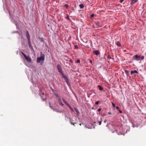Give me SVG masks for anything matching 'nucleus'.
<instances>
[{
    "label": "nucleus",
    "instance_id": "29",
    "mask_svg": "<svg viewBox=\"0 0 146 146\" xmlns=\"http://www.w3.org/2000/svg\"><path fill=\"white\" fill-rule=\"evenodd\" d=\"M60 105L62 106H63L64 105V104L62 103V102H61L60 103Z\"/></svg>",
    "mask_w": 146,
    "mask_h": 146
},
{
    "label": "nucleus",
    "instance_id": "27",
    "mask_svg": "<svg viewBox=\"0 0 146 146\" xmlns=\"http://www.w3.org/2000/svg\"><path fill=\"white\" fill-rule=\"evenodd\" d=\"M99 103V101H98L96 102H95V104H96V105H98V104Z\"/></svg>",
    "mask_w": 146,
    "mask_h": 146
},
{
    "label": "nucleus",
    "instance_id": "21",
    "mask_svg": "<svg viewBox=\"0 0 146 146\" xmlns=\"http://www.w3.org/2000/svg\"><path fill=\"white\" fill-rule=\"evenodd\" d=\"M55 96H56L58 98H59V97H60L59 96H58V94H55Z\"/></svg>",
    "mask_w": 146,
    "mask_h": 146
},
{
    "label": "nucleus",
    "instance_id": "28",
    "mask_svg": "<svg viewBox=\"0 0 146 146\" xmlns=\"http://www.w3.org/2000/svg\"><path fill=\"white\" fill-rule=\"evenodd\" d=\"M98 123L99 125H101L102 122L101 121H99Z\"/></svg>",
    "mask_w": 146,
    "mask_h": 146
},
{
    "label": "nucleus",
    "instance_id": "33",
    "mask_svg": "<svg viewBox=\"0 0 146 146\" xmlns=\"http://www.w3.org/2000/svg\"><path fill=\"white\" fill-rule=\"evenodd\" d=\"M116 109H117V110H118V109H119V107L118 106H116Z\"/></svg>",
    "mask_w": 146,
    "mask_h": 146
},
{
    "label": "nucleus",
    "instance_id": "18",
    "mask_svg": "<svg viewBox=\"0 0 146 146\" xmlns=\"http://www.w3.org/2000/svg\"><path fill=\"white\" fill-rule=\"evenodd\" d=\"M58 100L59 103L62 102L61 100L60 97H59V98H58Z\"/></svg>",
    "mask_w": 146,
    "mask_h": 146
},
{
    "label": "nucleus",
    "instance_id": "35",
    "mask_svg": "<svg viewBox=\"0 0 146 146\" xmlns=\"http://www.w3.org/2000/svg\"><path fill=\"white\" fill-rule=\"evenodd\" d=\"M119 112H120V113H122V111L121 110H119Z\"/></svg>",
    "mask_w": 146,
    "mask_h": 146
},
{
    "label": "nucleus",
    "instance_id": "25",
    "mask_svg": "<svg viewBox=\"0 0 146 146\" xmlns=\"http://www.w3.org/2000/svg\"><path fill=\"white\" fill-rule=\"evenodd\" d=\"M112 104L113 106L114 107H115V104L113 102L112 103Z\"/></svg>",
    "mask_w": 146,
    "mask_h": 146
},
{
    "label": "nucleus",
    "instance_id": "43",
    "mask_svg": "<svg viewBox=\"0 0 146 146\" xmlns=\"http://www.w3.org/2000/svg\"><path fill=\"white\" fill-rule=\"evenodd\" d=\"M94 109V107H93V108H92V109Z\"/></svg>",
    "mask_w": 146,
    "mask_h": 146
},
{
    "label": "nucleus",
    "instance_id": "4",
    "mask_svg": "<svg viewBox=\"0 0 146 146\" xmlns=\"http://www.w3.org/2000/svg\"><path fill=\"white\" fill-rule=\"evenodd\" d=\"M57 69L59 72L61 74H62L63 73L62 69L61 66L60 64L57 65Z\"/></svg>",
    "mask_w": 146,
    "mask_h": 146
},
{
    "label": "nucleus",
    "instance_id": "22",
    "mask_svg": "<svg viewBox=\"0 0 146 146\" xmlns=\"http://www.w3.org/2000/svg\"><path fill=\"white\" fill-rule=\"evenodd\" d=\"M108 58L109 59H111V58L110 55H108Z\"/></svg>",
    "mask_w": 146,
    "mask_h": 146
},
{
    "label": "nucleus",
    "instance_id": "17",
    "mask_svg": "<svg viewBox=\"0 0 146 146\" xmlns=\"http://www.w3.org/2000/svg\"><path fill=\"white\" fill-rule=\"evenodd\" d=\"M140 59L141 60H142L144 59V56H141L140 57Z\"/></svg>",
    "mask_w": 146,
    "mask_h": 146
},
{
    "label": "nucleus",
    "instance_id": "11",
    "mask_svg": "<svg viewBox=\"0 0 146 146\" xmlns=\"http://www.w3.org/2000/svg\"><path fill=\"white\" fill-rule=\"evenodd\" d=\"M115 44L118 47H120L121 45L119 41H117L115 42Z\"/></svg>",
    "mask_w": 146,
    "mask_h": 146
},
{
    "label": "nucleus",
    "instance_id": "20",
    "mask_svg": "<svg viewBox=\"0 0 146 146\" xmlns=\"http://www.w3.org/2000/svg\"><path fill=\"white\" fill-rule=\"evenodd\" d=\"M65 6L66 8H67L68 7V5H67V4H65Z\"/></svg>",
    "mask_w": 146,
    "mask_h": 146
},
{
    "label": "nucleus",
    "instance_id": "30",
    "mask_svg": "<svg viewBox=\"0 0 146 146\" xmlns=\"http://www.w3.org/2000/svg\"><path fill=\"white\" fill-rule=\"evenodd\" d=\"M74 47L76 48H78V46L76 45H75L74 46Z\"/></svg>",
    "mask_w": 146,
    "mask_h": 146
},
{
    "label": "nucleus",
    "instance_id": "19",
    "mask_svg": "<svg viewBox=\"0 0 146 146\" xmlns=\"http://www.w3.org/2000/svg\"><path fill=\"white\" fill-rule=\"evenodd\" d=\"M65 81H66V83H67V84H68V85H69V81H68V79H67L65 80Z\"/></svg>",
    "mask_w": 146,
    "mask_h": 146
},
{
    "label": "nucleus",
    "instance_id": "8",
    "mask_svg": "<svg viewBox=\"0 0 146 146\" xmlns=\"http://www.w3.org/2000/svg\"><path fill=\"white\" fill-rule=\"evenodd\" d=\"M61 74L62 75V77L65 80L68 79L66 76L63 73Z\"/></svg>",
    "mask_w": 146,
    "mask_h": 146
},
{
    "label": "nucleus",
    "instance_id": "34",
    "mask_svg": "<svg viewBox=\"0 0 146 146\" xmlns=\"http://www.w3.org/2000/svg\"><path fill=\"white\" fill-rule=\"evenodd\" d=\"M124 0H120V2L121 3H122L123 1H124Z\"/></svg>",
    "mask_w": 146,
    "mask_h": 146
},
{
    "label": "nucleus",
    "instance_id": "7",
    "mask_svg": "<svg viewBox=\"0 0 146 146\" xmlns=\"http://www.w3.org/2000/svg\"><path fill=\"white\" fill-rule=\"evenodd\" d=\"M130 73L131 74H132L133 73H134L137 74L138 73L137 71L136 70H134L131 71V72H130Z\"/></svg>",
    "mask_w": 146,
    "mask_h": 146
},
{
    "label": "nucleus",
    "instance_id": "12",
    "mask_svg": "<svg viewBox=\"0 0 146 146\" xmlns=\"http://www.w3.org/2000/svg\"><path fill=\"white\" fill-rule=\"evenodd\" d=\"M74 110L76 112L77 114L78 115L79 113V112L78 110L76 108H75Z\"/></svg>",
    "mask_w": 146,
    "mask_h": 146
},
{
    "label": "nucleus",
    "instance_id": "13",
    "mask_svg": "<svg viewBox=\"0 0 146 146\" xmlns=\"http://www.w3.org/2000/svg\"><path fill=\"white\" fill-rule=\"evenodd\" d=\"M79 7L81 9H83L84 7V6L82 4H81L79 5Z\"/></svg>",
    "mask_w": 146,
    "mask_h": 146
},
{
    "label": "nucleus",
    "instance_id": "31",
    "mask_svg": "<svg viewBox=\"0 0 146 146\" xmlns=\"http://www.w3.org/2000/svg\"><path fill=\"white\" fill-rule=\"evenodd\" d=\"M96 24L99 26V22H97L96 23Z\"/></svg>",
    "mask_w": 146,
    "mask_h": 146
},
{
    "label": "nucleus",
    "instance_id": "42",
    "mask_svg": "<svg viewBox=\"0 0 146 146\" xmlns=\"http://www.w3.org/2000/svg\"><path fill=\"white\" fill-rule=\"evenodd\" d=\"M52 90H53V92H54V90H53V89H52Z\"/></svg>",
    "mask_w": 146,
    "mask_h": 146
},
{
    "label": "nucleus",
    "instance_id": "32",
    "mask_svg": "<svg viewBox=\"0 0 146 146\" xmlns=\"http://www.w3.org/2000/svg\"><path fill=\"white\" fill-rule=\"evenodd\" d=\"M94 14H92L91 15V17H94Z\"/></svg>",
    "mask_w": 146,
    "mask_h": 146
},
{
    "label": "nucleus",
    "instance_id": "40",
    "mask_svg": "<svg viewBox=\"0 0 146 146\" xmlns=\"http://www.w3.org/2000/svg\"><path fill=\"white\" fill-rule=\"evenodd\" d=\"M68 18H69L68 16H67V19H68Z\"/></svg>",
    "mask_w": 146,
    "mask_h": 146
},
{
    "label": "nucleus",
    "instance_id": "24",
    "mask_svg": "<svg viewBox=\"0 0 146 146\" xmlns=\"http://www.w3.org/2000/svg\"><path fill=\"white\" fill-rule=\"evenodd\" d=\"M80 59H78L76 61V62L77 63H80Z\"/></svg>",
    "mask_w": 146,
    "mask_h": 146
},
{
    "label": "nucleus",
    "instance_id": "26",
    "mask_svg": "<svg viewBox=\"0 0 146 146\" xmlns=\"http://www.w3.org/2000/svg\"><path fill=\"white\" fill-rule=\"evenodd\" d=\"M101 110V108H99L97 110L98 111H100Z\"/></svg>",
    "mask_w": 146,
    "mask_h": 146
},
{
    "label": "nucleus",
    "instance_id": "6",
    "mask_svg": "<svg viewBox=\"0 0 146 146\" xmlns=\"http://www.w3.org/2000/svg\"><path fill=\"white\" fill-rule=\"evenodd\" d=\"M26 37L27 39V40L28 41V42L31 41H30V35H29L28 31H27V33H26Z\"/></svg>",
    "mask_w": 146,
    "mask_h": 146
},
{
    "label": "nucleus",
    "instance_id": "36",
    "mask_svg": "<svg viewBox=\"0 0 146 146\" xmlns=\"http://www.w3.org/2000/svg\"><path fill=\"white\" fill-rule=\"evenodd\" d=\"M108 113L109 114H111V112H109Z\"/></svg>",
    "mask_w": 146,
    "mask_h": 146
},
{
    "label": "nucleus",
    "instance_id": "5",
    "mask_svg": "<svg viewBox=\"0 0 146 146\" xmlns=\"http://www.w3.org/2000/svg\"><path fill=\"white\" fill-rule=\"evenodd\" d=\"M62 100L63 102L69 108H70L72 110H73L72 108L70 106L69 104L63 98L62 99Z\"/></svg>",
    "mask_w": 146,
    "mask_h": 146
},
{
    "label": "nucleus",
    "instance_id": "9",
    "mask_svg": "<svg viewBox=\"0 0 146 146\" xmlns=\"http://www.w3.org/2000/svg\"><path fill=\"white\" fill-rule=\"evenodd\" d=\"M137 1V0H131L130 4L131 5H133Z\"/></svg>",
    "mask_w": 146,
    "mask_h": 146
},
{
    "label": "nucleus",
    "instance_id": "15",
    "mask_svg": "<svg viewBox=\"0 0 146 146\" xmlns=\"http://www.w3.org/2000/svg\"><path fill=\"white\" fill-rule=\"evenodd\" d=\"M28 43L29 44L30 47L31 48L33 49V47L31 45V41L28 42Z\"/></svg>",
    "mask_w": 146,
    "mask_h": 146
},
{
    "label": "nucleus",
    "instance_id": "23",
    "mask_svg": "<svg viewBox=\"0 0 146 146\" xmlns=\"http://www.w3.org/2000/svg\"><path fill=\"white\" fill-rule=\"evenodd\" d=\"M70 122L72 125H74V124L76 123H73L71 121H70Z\"/></svg>",
    "mask_w": 146,
    "mask_h": 146
},
{
    "label": "nucleus",
    "instance_id": "1",
    "mask_svg": "<svg viewBox=\"0 0 146 146\" xmlns=\"http://www.w3.org/2000/svg\"><path fill=\"white\" fill-rule=\"evenodd\" d=\"M45 55L42 53V52H40V56L39 57H38L37 58V62L40 63L41 61L43 62L44 60Z\"/></svg>",
    "mask_w": 146,
    "mask_h": 146
},
{
    "label": "nucleus",
    "instance_id": "39",
    "mask_svg": "<svg viewBox=\"0 0 146 146\" xmlns=\"http://www.w3.org/2000/svg\"><path fill=\"white\" fill-rule=\"evenodd\" d=\"M90 62L91 63H92V61L91 60H90Z\"/></svg>",
    "mask_w": 146,
    "mask_h": 146
},
{
    "label": "nucleus",
    "instance_id": "3",
    "mask_svg": "<svg viewBox=\"0 0 146 146\" xmlns=\"http://www.w3.org/2000/svg\"><path fill=\"white\" fill-rule=\"evenodd\" d=\"M133 60L137 61L141 60V59H140V56L137 55H134L133 57Z\"/></svg>",
    "mask_w": 146,
    "mask_h": 146
},
{
    "label": "nucleus",
    "instance_id": "2",
    "mask_svg": "<svg viewBox=\"0 0 146 146\" xmlns=\"http://www.w3.org/2000/svg\"><path fill=\"white\" fill-rule=\"evenodd\" d=\"M21 53L28 62H31V59L29 56H27L23 52Z\"/></svg>",
    "mask_w": 146,
    "mask_h": 146
},
{
    "label": "nucleus",
    "instance_id": "41",
    "mask_svg": "<svg viewBox=\"0 0 146 146\" xmlns=\"http://www.w3.org/2000/svg\"><path fill=\"white\" fill-rule=\"evenodd\" d=\"M80 125H81V123H80Z\"/></svg>",
    "mask_w": 146,
    "mask_h": 146
},
{
    "label": "nucleus",
    "instance_id": "10",
    "mask_svg": "<svg viewBox=\"0 0 146 146\" xmlns=\"http://www.w3.org/2000/svg\"><path fill=\"white\" fill-rule=\"evenodd\" d=\"M93 53L96 55H98L99 54V51L98 50L94 51H93Z\"/></svg>",
    "mask_w": 146,
    "mask_h": 146
},
{
    "label": "nucleus",
    "instance_id": "14",
    "mask_svg": "<svg viewBox=\"0 0 146 146\" xmlns=\"http://www.w3.org/2000/svg\"><path fill=\"white\" fill-rule=\"evenodd\" d=\"M98 87L99 88V89L100 90H103V88L101 87L100 86V85H98Z\"/></svg>",
    "mask_w": 146,
    "mask_h": 146
},
{
    "label": "nucleus",
    "instance_id": "16",
    "mask_svg": "<svg viewBox=\"0 0 146 146\" xmlns=\"http://www.w3.org/2000/svg\"><path fill=\"white\" fill-rule=\"evenodd\" d=\"M132 126L133 127H137L138 126V125H135V124H134L133 123H132Z\"/></svg>",
    "mask_w": 146,
    "mask_h": 146
},
{
    "label": "nucleus",
    "instance_id": "38",
    "mask_svg": "<svg viewBox=\"0 0 146 146\" xmlns=\"http://www.w3.org/2000/svg\"><path fill=\"white\" fill-rule=\"evenodd\" d=\"M107 121V120H105L104 121V123H106V122Z\"/></svg>",
    "mask_w": 146,
    "mask_h": 146
},
{
    "label": "nucleus",
    "instance_id": "37",
    "mask_svg": "<svg viewBox=\"0 0 146 146\" xmlns=\"http://www.w3.org/2000/svg\"><path fill=\"white\" fill-rule=\"evenodd\" d=\"M55 111H56L57 112H61V111H56V110H55Z\"/></svg>",
    "mask_w": 146,
    "mask_h": 146
}]
</instances>
